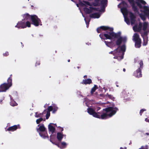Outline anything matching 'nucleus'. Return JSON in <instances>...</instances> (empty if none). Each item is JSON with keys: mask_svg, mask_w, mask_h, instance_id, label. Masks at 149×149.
Segmentation results:
<instances>
[{"mask_svg": "<svg viewBox=\"0 0 149 149\" xmlns=\"http://www.w3.org/2000/svg\"><path fill=\"white\" fill-rule=\"evenodd\" d=\"M110 29V31L100 34L99 36L102 39L104 40L110 39L113 40V42L115 40L116 38L117 39L116 42V44L118 46L117 48L118 49L120 47V45L122 42V37L121 36V33L120 32L117 33H115L113 31V28H111Z\"/></svg>", "mask_w": 149, "mask_h": 149, "instance_id": "1", "label": "nucleus"}, {"mask_svg": "<svg viewBox=\"0 0 149 149\" xmlns=\"http://www.w3.org/2000/svg\"><path fill=\"white\" fill-rule=\"evenodd\" d=\"M136 4L139 8L141 9V13H138L141 19L143 21L146 20V17L149 19V7L145 6L146 2L143 0H136Z\"/></svg>", "mask_w": 149, "mask_h": 149, "instance_id": "2", "label": "nucleus"}, {"mask_svg": "<svg viewBox=\"0 0 149 149\" xmlns=\"http://www.w3.org/2000/svg\"><path fill=\"white\" fill-rule=\"evenodd\" d=\"M103 110L106 113H103L100 115L101 113H98V117L96 118L102 119H105L111 117L115 114L118 109L116 107H109L103 109Z\"/></svg>", "mask_w": 149, "mask_h": 149, "instance_id": "3", "label": "nucleus"}, {"mask_svg": "<svg viewBox=\"0 0 149 149\" xmlns=\"http://www.w3.org/2000/svg\"><path fill=\"white\" fill-rule=\"evenodd\" d=\"M38 126L39 127L38 128H37L36 130L37 132H39L40 136L44 138L47 137L48 136L47 131L44 124H41L40 126V125H38Z\"/></svg>", "mask_w": 149, "mask_h": 149, "instance_id": "4", "label": "nucleus"}, {"mask_svg": "<svg viewBox=\"0 0 149 149\" xmlns=\"http://www.w3.org/2000/svg\"><path fill=\"white\" fill-rule=\"evenodd\" d=\"M133 37V40L135 42V47L136 48H140L141 46V41L139 34L137 33H135Z\"/></svg>", "mask_w": 149, "mask_h": 149, "instance_id": "5", "label": "nucleus"}, {"mask_svg": "<svg viewBox=\"0 0 149 149\" xmlns=\"http://www.w3.org/2000/svg\"><path fill=\"white\" fill-rule=\"evenodd\" d=\"M139 67L134 73V75L136 77L139 78L142 77L141 70L143 67V63L142 61H140L139 63Z\"/></svg>", "mask_w": 149, "mask_h": 149, "instance_id": "6", "label": "nucleus"}, {"mask_svg": "<svg viewBox=\"0 0 149 149\" xmlns=\"http://www.w3.org/2000/svg\"><path fill=\"white\" fill-rule=\"evenodd\" d=\"M31 20L32 24L36 26H38L41 22L40 19L35 15H31Z\"/></svg>", "mask_w": 149, "mask_h": 149, "instance_id": "7", "label": "nucleus"}, {"mask_svg": "<svg viewBox=\"0 0 149 149\" xmlns=\"http://www.w3.org/2000/svg\"><path fill=\"white\" fill-rule=\"evenodd\" d=\"M12 85V84L9 82L4 83L0 85V92H6Z\"/></svg>", "mask_w": 149, "mask_h": 149, "instance_id": "8", "label": "nucleus"}, {"mask_svg": "<svg viewBox=\"0 0 149 149\" xmlns=\"http://www.w3.org/2000/svg\"><path fill=\"white\" fill-rule=\"evenodd\" d=\"M100 0H94L93 3V5L95 6H99L100 5ZM107 0H101L100 4L101 5L104 7L105 5L107 3Z\"/></svg>", "mask_w": 149, "mask_h": 149, "instance_id": "9", "label": "nucleus"}, {"mask_svg": "<svg viewBox=\"0 0 149 149\" xmlns=\"http://www.w3.org/2000/svg\"><path fill=\"white\" fill-rule=\"evenodd\" d=\"M111 28H110L108 26H100V27L98 28L97 29V31L98 33H100L101 32V29L104 31H106L104 32L101 33L100 34H101L105 33L106 32L108 31H110V29Z\"/></svg>", "mask_w": 149, "mask_h": 149, "instance_id": "10", "label": "nucleus"}, {"mask_svg": "<svg viewBox=\"0 0 149 149\" xmlns=\"http://www.w3.org/2000/svg\"><path fill=\"white\" fill-rule=\"evenodd\" d=\"M132 6V8L134 11L136 13H139V9L135 6V3H136V1L135 2L134 0H127Z\"/></svg>", "mask_w": 149, "mask_h": 149, "instance_id": "11", "label": "nucleus"}, {"mask_svg": "<svg viewBox=\"0 0 149 149\" xmlns=\"http://www.w3.org/2000/svg\"><path fill=\"white\" fill-rule=\"evenodd\" d=\"M88 113L90 115H92L93 117L96 118L98 117V113H100L99 112L97 113L95 112V110L92 108H88L87 109Z\"/></svg>", "mask_w": 149, "mask_h": 149, "instance_id": "12", "label": "nucleus"}, {"mask_svg": "<svg viewBox=\"0 0 149 149\" xmlns=\"http://www.w3.org/2000/svg\"><path fill=\"white\" fill-rule=\"evenodd\" d=\"M15 27L19 29H24L25 28V21L23 20L18 22L17 25Z\"/></svg>", "mask_w": 149, "mask_h": 149, "instance_id": "13", "label": "nucleus"}, {"mask_svg": "<svg viewBox=\"0 0 149 149\" xmlns=\"http://www.w3.org/2000/svg\"><path fill=\"white\" fill-rule=\"evenodd\" d=\"M129 15L131 24H134L135 23L136 19L135 15L131 12H129Z\"/></svg>", "mask_w": 149, "mask_h": 149, "instance_id": "14", "label": "nucleus"}, {"mask_svg": "<svg viewBox=\"0 0 149 149\" xmlns=\"http://www.w3.org/2000/svg\"><path fill=\"white\" fill-rule=\"evenodd\" d=\"M89 8L85 7L84 8V12L87 14H89L92 13L93 10H94L95 11H97V8L93 7H90Z\"/></svg>", "mask_w": 149, "mask_h": 149, "instance_id": "15", "label": "nucleus"}, {"mask_svg": "<svg viewBox=\"0 0 149 149\" xmlns=\"http://www.w3.org/2000/svg\"><path fill=\"white\" fill-rule=\"evenodd\" d=\"M50 141L52 143L55 144L56 145H57L58 147L60 148H65L67 145L66 143L64 142H62L60 144L59 143H54L53 142L52 140H51V139H50Z\"/></svg>", "mask_w": 149, "mask_h": 149, "instance_id": "16", "label": "nucleus"}, {"mask_svg": "<svg viewBox=\"0 0 149 149\" xmlns=\"http://www.w3.org/2000/svg\"><path fill=\"white\" fill-rule=\"evenodd\" d=\"M18 128H19V125H15L13 126L9 127L6 130V131H11L13 132L16 130Z\"/></svg>", "mask_w": 149, "mask_h": 149, "instance_id": "17", "label": "nucleus"}, {"mask_svg": "<svg viewBox=\"0 0 149 149\" xmlns=\"http://www.w3.org/2000/svg\"><path fill=\"white\" fill-rule=\"evenodd\" d=\"M111 41L109 42L108 41H104V42L106 45L108 47L110 48L114 47L116 45L115 43L113 42V40H111Z\"/></svg>", "mask_w": 149, "mask_h": 149, "instance_id": "18", "label": "nucleus"}, {"mask_svg": "<svg viewBox=\"0 0 149 149\" xmlns=\"http://www.w3.org/2000/svg\"><path fill=\"white\" fill-rule=\"evenodd\" d=\"M120 47V50H119V49H118V54L119 55L121 53V52H122V54L123 55L124 54V52H125L126 49L125 46L124 45Z\"/></svg>", "mask_w": 149, "mask_h": 149, "instance_id": "19", "label": "nucleus"}, {"mask_svg": "<svg viewBox=\"0 0 149 149\" xmlns=\"http://www.w3.org/2000/svg\"><path fill=\"white\" fill-rule=\"evenodd\" d=\"M63 135L62 132H58L57 134L56 137L58 141H61L63 138Z\"/></svg>", "mask_w": 149, "mask_h": 149, "instance_id": "20", "label": "nucleus"}, {"mask_svg": "<svg viewBox=\"0 0 149 149\" xmlns=\"http://www.w3.org/2000/svg\"><path fill=\"white\" fill-rule=\"evenodd\" d=\"M92 83V80L90 79H84L81 82V84L85 85L90 84Z\"/></svg>", "mask_w": 149, "mask_h": 149, "instance_id": "21", "label": "nucleus"}, {"mask_svg": "<svg viewBox=\"0 0 149 149\" xmlns=\"http://www.w3.org/2000/svg\"><path fill=\"white\" fill-rule=\"evenodd\" d=\"M51 124H54L53 123H50L48 126V130L50 132H51L52 134H53L55 132V128L52 126L51 125Z\"/></svg>", "mask_w": 149, "mask_h": 149, "instance_id": "22", "label": "nucleus"}, {"mask_svg": "<svg viewBox=\"0 0 149 149\" xmlns=\"http://www.w3.org/2000/svg\"><path fill=\"white\" fill-rule=\"evenodd\" d=\"M100 16V15L98 13H95L91 14L89 17L91 18H98Z\"/></svg>", "mask_w": 149, "mask_h": 149, "instance_id": "23", "label": "nucleus"}, {"mask_svg": "<svg viewBox=\"0 0 149 149\" xmlns=\"http://www.w3.org/2000/svg\"><path fill=\"white\" fill-rule=\"evenodd\" d=\"M121 11L123 15H127L129 13L127 7H124L121 8Z\"/></svg>", "mask_w": 149, "mask_h": 149, "instance_id": "24", "label": "nucleus"}, {"mask_svg": "<svg viewBox=\"0 0 149 149\" xmlns=\"http://www.w3.org/2000/svg\"><path fill=\"white\" fill-rule=\"evenodd\" d=\"M24 20H29L31 19V15H29L28 13H26L23 15Z\"/></svg>", "mask_w": 149, "mask_h": 149, "instance_id": "25", "label": "nucleus"}, {"mask_svg": "<svg viewBox=\"0 0 149 149\" xmlns=\"http://www.w3.org/2000/svg\"><path fill=\"white\" fill-rule=\"evenodd\" d=\"M148 26V22H145L143 23L142 30L143 31L146 30Z\"/></svg>", "mask_w": 149, "mask_h": 149, "instance_id": "26", "label": "nucleus"}, {"mask_svg": "<svg viewBox=\"0 0 149 149\" xmlns=\"http://www.w3.org/2000/svg\"><path fill=\"white\" fill-rule=\"evenodd\" d=\"M118 48H117L115 49L113 51H111L109 52V54H113L114 55H117L118 54Z\"/></svg>", "mask_w": 149, "mask_h": 149, "instance_id": "27", "label": "nucleus"}, {"mask_svg": "<svg viewBox=\"0 0 149 149\" xmlns=\"http://www.w3.org/2000/svg\"><path fill=\"white\" fill-rule=\"evenodd\" d=\"M98 88L97 86L96 85H94V86L91 89V94H93V93Z\"/></svg>", "mask_w": 149, "mask_h": 149, "instance_id": "28", "label": "nucleus"}, {"mask_svg": "<svg viewBox=\"0 0 149 149\" xmlns=\"http://www.w3.org/2000/svg\"><path fill=\"white\" fill-rule=\"evenodd\" d=\"M148 39L147 38H143V46H146L148 44Z\"/></svg>", "mask_w": 149, "mask_h": 149, "instance_id": "29", "label": "nucleus"}, {"mask_svg": "<svg viewBox=\"0 0 149 149\" xmlns=\"http://www.w3.org/2000/svg\"><path fill=\"white\" fill-rule=\"evenodd\" d=\"M142 26L143 25L142 23L141 22H140L139 23L138 26H137L138 29L139 30V31H141V30L142 29Z\"/></svg>", "mask_w": 149, "mask_h": 149, "instance_id": "30", "label": "nucleus"}, {"mask_svg": "<svg viewBox=\"0 0 149 149\" xmlns=\"http://www.w3.org/2000/svg\"><path fill=\"white\" fill-rule=\"evenodd\" d=\"M10 105L12 106H15L17 105V104L14 101H11L10 102Z\"/></svg>", "mask_w": 149, "mask_h": 149, "instance_id": "31", "label": "nucleus"}, {"mask_svg": "<svg viewBox=\"0 0 149 149\" xmlns=\"http://www.w3.org/2000/svg\"><path fill=\"white\" fill-rule=\"evenodd\" d=\"M25 28L26 27H29L31 26V24L29 21H27L26 22H25Z\"/></svg>", "mask_w": 149, "mask_h": 149, "instance_id": "32", "label": "nucleus"}, {"mask_svg": "<svg viewBox=\"0 0 149 149\" xmlns=\"http://www.w3.org/2000/svg\"><path fill=\"white\" fill-rule=\"evenodd\" d=\"M42 113H38V112H36L35 113V116L36 118L41 117L42 116Z\"/></svg>", "mask_w": 149, "mask_h": 149, "instance_id": "33", "label": "nucleus"}, {"mask_svg": "<svg viewBox=\"0 0 149 149\" xmlns=\"http://www.w3.org/2000/svg\"><path fill=\"white\" fill-rule=\"evenodd\" d=\"M53 113H55L58 110V108L55 105H53Z\"/></svg>", "mask_w": 149, "mask_h": 149, "instance_id": "34", "label": "nucleus"}, {"mask_svg": "<svg viewBox=\"0 0 149 149\" xmlns=\"http://www.w3.org/2000/svg\"><path fill=\"white\" fill-rule=\"evenodd\" d=\"M43 120V118H40L36 120V123L37 124H39L40 122Z\"/></svg>", "mask_w": 149, "mask_h": 149, "instance_id": "35", "label": "nucleus"}, {"mask_svg": "<svg viewBox=\"0 0 149 149\" xmlns=\"http://www.w3.org/2000/svg\"><path fill=\"white\" fill-rule=\"evenodd\" d=\"M12 74L10 75V77L8 78L7 79V82L12 84Z\"/></svg>", "mask_w": 149, "mask_h": 149, "instance_id": "36", "label": "nucleus"}, {"mask_svg": "<svg viewBox=\"0 0 149 149\" xmlns=\"http://www.w3.org/2000/svg\"><path fill=\"white\" fill-rule=\"evenodd\" d=\"M144 31V32L141 35V36H142L143 35L144 36H147L148 34V33L149 32V31L148 30H146L145 31Z\"/></svg>", "mask_w": 149, "mask_h": 149, "instance_id": "37", "label": "nucleus"}, {"mask_svg": "<svg viewBox=\"0 0 149 149\" xmlns=\"http://www.w3.org/2000/svg\"><path fill=\"white\" fill-rule=\"evenodd\" d=\"M106 96L109 98V99H110L111 100H113L114 99V97L113 96L111 95H109L108 93H107Z\"/></svg>", "mask_w": 149, "mask_h": 149, "instance_id": "38", "label": "nucleus"}, {"mask_svg": "<svg viewBox=\"0 0 149 149\" xmlns=\"http://www.w3.org/2000/svg\"><path fill=\"white\" fill-rule=\"evenodd\" d=\"M125 20L126 23L128 25L130 24V21L129 19L127 17H125Z\"/></svg>", "mask_w": 149, "mask_h": 149, "instance_id": "39", "label": "nucleus"}, {"mask_svg": "<svg viewBox=\"0 0 149 149\" xmlns=\"http://www.w3.org/2000/svg\"><path fill=\"white\" fill-rule=\"evenodd\" d=\"M139 149H148V146L147 145L145 146H142Z\"/></svg>", "mask_w": 149, "mask_h": 149, "instance_id": "40", "label": "nucleus"}, {"mask_svg": "<svg viewBox=\"0 0 149 149\" xmlns=\"http://www.w3.org/2000/svg\"><path fill=\"white\" fill-rule=\"evenodd\" d=\"M53 107L52 106H50L48 107L47 108L48 111L47 112H50V111L53 110Z\"/></svg>", "mask_w": 149, "mask_h": 149, "instance_id": "41", "label": "nucleus"}, {"mask_svg": "<svg viewBox=\"0 0 149 149\" xmlns=\"http://www.w3.org/2000/svg\"><path fill=\"white\" fill-rule=\"evenodd\" d=\"M121 40H122V42L125 43L126 42L127 38L126 37H122Z\"/></svg>", "mask_w": 149, "mask_h": 149, "instance_id": "42", "label": "nucleus"}, {"mask_svg": "<svg viewBox=\"0 0 149 149\" xmlns=\"http://www.w3.org/2000/svg\"><path fill=\"white\" fill-rule=\"evenodd\" d=\"M133 30L135 32H139L140 31H139V30L138 29L137 26H135L133 27Z\"/></svg>", "mask_w": 149, "mask_h": 149, "instance_id": "43", "label": "nucleus"}, {"mask_svg": "<svg viewBox=\"0 0 149 149\" xmlns=\"http://www.w3.org/2000/svg\"><path fill=\"white\" fill-rule=\"evenodd\" d=\"M122 4H123L124 6H125L126 7H128V5L126 2L124 1H123L121 2Z\"/></svg>", "mask_w": 149, "mask_h": 149, "instance_id": "44", "label": "nucleus"}, {"mask_svg": "<svg viewBox=\"0 0 149 149\" xmlns=\"http://www.w3.org/2000/svg\"><path fill=\"white\" fill-rule=\"evenodd\" d=\"M50 116V112H47V113L46 115V119H48L49 116Z\"/></svg>", "mask_w": 149, "mask_h": 149, "instance_id": "45", "label": "nucleus"}, {"mask_svg": "<svg viewBox=\"0 0 149 149\" xmlns=\"http://www.w3.org/2000/svg\"><path fill=\"white\" fill-rule=\"evenodd\" d=\"M146 109H141L140 111V114L141 116L142 115V113H143V112L145 111H146Z\"/></svg>", "mask_w": 149, "mask_h": 149, "instance_id": "46", "label": "nucleus"}, {"mask_svg": "<svg viewBox=\"0 0 149 149\" xmlns=\"http://www.w3.org/2000/svg\"><path fill=\"white\" fill-rule=\"evenodd\" d=\"M83 2L85 4H86L88 6L91 5V4H90V3L88 1H83Z\"/></svg>", "mask_w": 149, "mask_h": 149, "instance_id": "47", "label": "nucleus"}, {"mask_svg": "<svg viewBox=\"0 0 149 149\" xmlns=\"http://www.w3.org/2000/svg\"><path fill=\"white\" fill-rule=\"evenodd\" d=\"M4 56H6L9 55V53L8 52H6L5 53L3 54Z\"/></svg>", "mask_w": 149, "mask_h": 149, "instance_id": "48", "label": "nucleus"}, {"mask_svg": "<svg viewBox=\"0 0 149 149\" xmlns=\"http://www.w3.org/2000/svg\"><path fill=\"white\" fill-rule=\"evenodd\" d=\"M40 64V62L39 61H37L36 62V64H35V66H37L38 65H39Z\"/></svg>", "mask_w": 149, "mask_h": 149, "instance_id": "49", "label": "nucleus"}, {"mask_svg": "<svg viewBox=\"0 0 149 149\" xmlns=\"http://www.w3.org/2000/svg\"><path fill=\"white\" fill-rule=\"evenodd\" d=\"M85 19V22H86V25H87V27H88V24H89V21L88 22H87V21H86V19H85H85Z\"/></svg>", "mask_w": 149, "mask_h": 149, "instance_id": "50", "label": "nucleus"}, {"mask_svg": "<svg viewBox=\"0 0 149 149\" xmlns=\"http://www.w3.org/2000/svg\"><path fill=\"white\" fill-rule=\"evenodd\" d=\"M58 127L60 129V130L62 132L63 130V129L62 127Z\"/></svg>", "mask_w": 149, "mask_h": 149, "instance_id": "51", "label": "nucleus"}, {"mask_svg": "<svg viewBox=\"0 0 149 149\" xmlns=\"http://www.w3.org/2000/svg\"><path fill=\"white\" fill-rule=\"evenodd\" d=\"M120 149H127V148L126 147H125L124 148L121 147L120 148Z\"/></svg>", "mask_w": 149, "mask_h": 149, "instance_id": "52", "label": "nucleus"}, {"mask_svg": "<svg viewBox=\"0 0 149 149\" xmlns=\"http://www.w3.org/2000/svg\"><path fill=\"white\" fill-rule=\"evenodd\" d=\"M145 121L147 122H149V120L147 118H146Z\"/></svg>", "mask_w": 149, "mask_h": 149, "instance_id": "53", "label": "nucleus"}, {"mask_svg": "<svg viewBox=\"0 0 149 149\" xmlns=\"http://www.w3.org/2000/svg\"><path fill=\"white\" fill-rule=\"evenodd\" d=\"M87 75H84V79H86L87 78Z\"/></svg>", "mask_w": 149, "mask_h": 149, "instance_id": "54", "label": "nucleus"}, {"mask_svg": "<svg viewBox=\"0 0 149 149\" xmlns=\"http://www.w3.org/2000/svg\"><path fill=\"white\" fill-rule=\"evenodd\" d=\"M2 100H0V103L1 104L2 103Z\"/></svg>", "mask_w": 149, "mask_h": 149, "instance_id": "55", "label": "nucleus"}, {"mask_svg": "<svg viewBox=\"0 0 149 149\" xmlns=\"http://www.w3.org/2000/svg\"><path fill=\"white\" fill-rule=\"evenodd\" d=\"M81 4L83 6H85V5L83 3H82V2H81Z\"/></svg>", "mask_w": 149, "mask_h": 149, "instance_id": "56", "label": "nucleus"}, {"mask_svg": "<svg viewBox=\"0 0 149 149\" xmlns=\"http://www.w3.org/2000/svg\"><path fill=\"white\" fill-rule=\"evenodd\" d=\"M123 71L124 72H125V71H126V70L125 68H123Z\"/></svg>", "mask_w": 149, "mask_h": 149, "instance_id": "57", "label": "nucleus"}, {"mask_svg": "<svg viewBox=\"0 0 149 149\" xmlns=\"http://www.w3.org/2000/svg\"><path fill=\"white\" fill-rule=\"evenodd\" d=\"M68 62H70V59H68Z\"/></svg>", "mask_w": 149, "mask_h": 149, "instance_id": "58", "label": "nucleus"}, {"mask_svg": "<svg viewBox=\"0 0 149 149\" xmlns=\"http://www.w3.org/2000/svg\"><path fill=\"white\" fill-rule=\"evenodd\" d=\"M77 68H78V69H79V68H80V67H79V66H78V67H77Z\"/></svg>", "mask_w": 149, "mask_h": 149, "instance_id": "59", "label": "nucleus"}, {"mask_svg": "<svg viewBox=\"0 0 149 149\" xmlns=\"http://www.w3.org/2000/svg\"><path fill=\"white\" fill-rule=\"evenodd\" d=\"M100 109V107H98V109H97V110H99Z\"/></svg>", "mask_w": 149, "mask_h": 149, "instance_id": "60", "label": "nucleus"}, {"mask_svg": "<svg viewBox=\"0 0 149 149\" xmlns=\"http://www.w3.org/2000/svg\"><path fill=\"white\" fill-rule=\"evenodd\" d=\"M122 58H123V56H121Z\"/></svg>", "mask_w": 149, "mask_h": 149, "instance_id": "61", "label": "nucleus"}, {"mask_svg": "<svg viewBox=\"0 0 149 149\" xmlns=\"http://www.w3.org/2000/svg\"><path fill=\"white\" fill-rule=\"evenodd\" d=\"M146 134H147V135H149V133H147Z\"/></svg>", "mask_w": 149, "mask_h": 149, "instance_id": "62", "label": "nucleus"}, {"mask_svg": "<svg viewBox=\"0 0 149 149\" xmlns=\"http://www.w3.org/2000/svg\"><path fill=\"white\" fill-rule=\"evenodd\" d=\"M31 7H33V6L32 5H31Z\"/></svg>", "mask_w": 149, "mask_h": 149, "instance_id": "63", "label": "nucleus"}, {"mask_svg": "<svg viewBox=\"0 0 149 149\" xmlns=\"http://www.w3.org/2000/svg\"><path fill=\"white\" fill-rule=\"evenodd\" d=\"M72 1H73V0H71Z\"/></svg>", "mask_w": 149, "mask_h": 149, "instance_id": "64", "label": "nucleus"}]
</instances>
